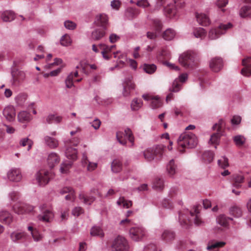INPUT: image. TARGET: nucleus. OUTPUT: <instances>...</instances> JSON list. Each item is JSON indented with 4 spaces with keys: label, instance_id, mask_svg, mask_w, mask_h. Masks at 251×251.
Segmentation results:
<instances>
[{
    "label": "nucleus",
    "instance_id": "obj_51",
    "mask_svg": "<svg viewBox=\"0 0 251 251\" xmlns=\"http://www.w3.org/2000/svg\"><path fill=\"white\" fill-rule=\"evenodd\" d=\"M143 67L144 71L150 74L154 73L156 70V66L153 64H144Z\"/></svg>",
    "mask_w": 251,
    "mask_h": 251
},
{
    "label": "nucleus",
    "instance_id": "obj_39",
    "mask_svg": "<svg viewBox=\"0 0 251 251\" xmlns=\"http://www.w3.org/2000/svg\"><path fill=\"white\" fill-rule=\"evenodd\" d=\"M72 162L70 161H66L63 162L61 164L60 167V172L62 174H67L69 172V170L72 167Z\"/></svg>",
    "mask_w": 251,
    "mask_h": 251
},
{
    "label": "nucleus",
    "instance_id": "obj_60",
    "mask_svg": "<svg viewBox=\"0 0 251 251\" xmlns=\"http://www.w3.org/2000/svg\"><path fill=\"white\" fill-rule=\"evenodd\" d=\"M162 105L161 101L157 97H153L152 99L151 106L152 108H157L161 107Z\"/></svg>",
    "mask_w": 251,
    "mask_h": 251
},
{
    "label": "nucleus",
    "instance_id": "obj_32",
    "mask_svg": "<svg viewBox=\"0 0 251 251\" xmlns=\"http://www.w3.org/2000/svg\"><path fill=\"white\" fill-rule=\"evenodd\" d=\"M175 238V233L169 230H164L161 235V239L166 242H170Z\"/></svg>",
    "mask_w": 251,
    "mask_h": 251
},
{
    "label": "nucleus",
    "instance_id": "obj_57",
    "mask_svg": "<svg viewBox=\"0 0 251 251\" xmlns=\"http://www.w3.org/2000/svg\"><path fill=\"white\" fill-rule=\"evenodd\" d=\"M251 13V9L248 6H243L240 10V15L242 17H247Z\"/></svg>",
    "mask_w": 251,
    "mask_h": 251
},
{
    "label": "nucleus",
    "instance_id": "obj_46",
    "mask_svg": "<svg viewBox=\"0 0 251 251\" xmlns=\"http://www.w3.org/2000/svg\"><path fill=\"white\" fill-rule=\"evenodd\" d=\"M90 233L92 236H99L100 237H103L104 236L103 230L99 226H93L91 228Z\"/></svg>",
    "mask_w": 251,
    "mask_h": 251
},
{
    "label": "nucleus",
    "instance_id": "obj_33",
    "mask_svg": "<svg viewBox=\"0 0 251 251\" xmlns=\"http://www.w3.org/2000/svg\"><path fill=\"white\" fill-rule=\"evenodd\" d=\"M168 174L170 176H173L177 172L176 165L174 159L171 160L167 166Z\"/></svg>",
    "mask_w": 251,
    "mask_h": 251
},
{
    "label": "nucleus",
    "instance_id": "obj_1",
    "mask_svg": "<svg viewBox=\"0 0 251 251\" xmlns=\"http://www.w3.org/2000/svg\"><path fill=\"white\" fill-rule=\"evenodd\" d=\"M177 143L179 151L183 152L185 148H195L198 144V139L192 132L184 133L180 135Z\"/></svg>",
    "mask_w": 251,
    "mask_h": 251
},
{
    "label": "nucleus",
    "instance_id": "obj_25",
    "mask_svg": "<svg viewBox=\"0 0 251 251\" xmlns=\"http://www.w3.org/2000/svg\"><path fill=\"white\" fill-rule=\"evenodd\" d=\"M60 193L62 195L68 193L65 197V199L68 201H74L75 195L74 191L70 187H65L60 190Z\"/></svg>",
    "mask_w": 251,
    "mask_h": 251
},
{
    "label": "nucleus",
    "instance_id": "obj_19",
    "mask_svg": "<svg viewBox=\"0 0 251 251\" xmlns=\"http://www.w3.org/2000/svg\"><path fill=\"white\" fill-rule=\"evenodd\" d=\"M99 47L101 50L103 57L106 60H108L111 57L110 52L115 48V46L112 45L109 47L105 44H100L99 45Z\"/></svg>",
    "mask_w": 251,
    "mask_h": 251
},
{
    "label": "nucleus",
    "instance_id": "obj_56",
    "mask_svg": "<svg viewBox=\"0 0 251 251\" xmlns=\"http://www.w3.org/2000/svg\"><path fill=\"white\" fill-rule=\"evenodd\" d=\"M214 156V153L211 151H205L202 155L203 159L208 163H210L212 161Z\"/></svg>",
    "mask_w": 251,
    "mask_h": 251
},
{
    "label": "nucleus",
    "instance_id": "obj_47",
    "mask_svg": "<svg viewBox=\"0 0 251 251\" xmlns=\"http://www.w3.org/2000/svg\"><path fill=\"white\" fill-rule=\"evenodd\" d=\"M153 188L157 191H161L164 188L163 180L160 178H156L153 183Z\"/></svg>",
    "mask_w": 251,
    "mask_h": 251
},
{
    "label": "nucleus",
    "instance_id": "obj_16",
    "mask_svg": "<svg viewBox=\"0 0 251 251\" xmlns=\"http://www.w3.org/2000/svg\"><path fill=\"white\" fill-rule=\"evenodd\" d=\"M209 66L213 71L218 72L220 71L223 67V60L220 57L214 58L211 60Z\"/></svg>",
    "mask_w": 251,
    "mask_h": 251
},
{
    "label": "nucleus",
    "instance_id": "obj_36",
    "mask_svg": "<svg viewBox=\"0 0 251 251\" xmlns=\"http://www.w3.org/2000/svg\"><path fill=\"white\" fill-rule=\"evenodd\" d=\"M176 35V32L172 29L169 28L166 30L162 34V37L165 40L170 41Z\"/></svg>",
    "mask_w": 251,
    "mask_h": 251
},
{
    "label": "nucleus",
    "instance_id": "obj_14",
    "mask_svg": "<svg viewBox=\"0 0 251 251\" xmlns=\"http://www.w3.org/2000/svg\"><path fill=\"white\" fill-rule=\"evenodd\" d=\"M243 69L241 71V74L245 76L251 75V57H248L242 60Z\"/></svg>",
    "mask_w": 251,
    "mask_h": 251
},
{
    "label": "nucleus",
    "instance_id": "obj_5",
    "mask_svg": "<svg viewBox=\"0 0 251 251\" xmlns=\"http://www.w3.org/2000/svg\"><path fill=\"white\" fill-rule=\"evenodd\" d=\"M225 126V122L223 120L219 121L218 124H215L213 126L214 130H216V132L212 134L209 140L211 144L218 145L221 136L222 135L223 128Z\"/></svg>",
    "mask_w": 251,
    "mask_h": 251
},
{
    "label": "nucleus",
    "instance_id": "obj_4",
    "mask_svg": "<svg viewBox=\"0 0 251 251\" xmlns=\"http://www.w3.org/2000/svg\"><path fill=\"white\" fill-rule=\"evenodd\" d=\"M53 176L52 171L41 169L37 173L36 177L39 184L41 186H45L49 182Z\"/></svg>",
    "mask_w": 251,
    "mask_h": 251
},
{
    "label": "nucleus",
    "instance_id": "obj_24",
    "mask_svg": "<svg viewBox=\"0 0 251 251\" xmlns=\"http://www.w3.org/2000/svg\"><path fill=\"white\" fill-rule=\"evenodd\" d=\"M180 84L177 80H175L172 84V87L170 88V93L166 97V101L168 102L172 100L174 98V95L172 92H177L180 90Z\"/></svg>",
    "mask_w": 251,
    "mask_h": 251
},
{
    "label": "nucleus",
    "instance_id": "obj_22",
    "mask_svg": "<svg viewBox=\"0 0 251 251\" xmlns=\"http://www.w3.org/2000/svg\"><path fill=\"white\" fill-rule=\"evenodd\" d=\"M95 23L97 25L105 28L108 23V18L106 15L100 14L96 16Z\"/></svg>",
    "mask_w": 251,
    "mask_h": 251
},
{
    "label": "nucleus",
    "instance_id": "obj_29",
    "mask_svg": "<svg viewBox=\"0 0 251 251\" xmlns=\"http://www.w3.org/2000/svg\"><path fill=\"white\" fill-rule=\"evenodd\" d=\"M244 176L240 175H234L232 176V185L233 186L239 188L241 187V184L244 182Z\"/></svg>",
    "mask_w": 251,
    "mask_h": 251
},
{
    "label": "nucleus",
    "instance_id": "obj_45",
    "mask_svg": "<svg viewBox=\"0 0 251 251\" xmlns=\"http://www.w3.org/2000/svg\"><path fill=\"white\" fill-rule=\"evenodd\" d=\"M232 219L227 217L224 215H220L217 218L218 223L222 226H226L228 225V221Z\"/></svg>",
    "mask_w": 251,
    "mask_h": 251
},
{
    "label": "nucleus",
    "instance_id": "obj_23",
    "mask_svg": "<svg viewBox=\"0 0 251 251\" xmlns=\"http://www.w3.org/2000/svg\"><path fill=\"white\" fill-rule=\"evenodd\" d=\"M26 236L25 232L15 231L10 234V239L13 242H18L25 239Z\"/></svg>",
    "mask_w": 251,
    "mask_h": 251
},
{
    "label": "nucleus",
    "instance_id": "obj_30",
    "mask_svg": "<svg viewBox=\"0 0 251 251\" xmlns=\"http://www.w3.org/2000/svg\"><path fill=\"white\" fill-rule=\"evenodd\" d=\"M82 163L84 166L87 167V170L89 171H92L97 167V164L90 162L84 154L82 159Z\"/></svg>",
    "mask_w": 251,
    "mask_h": 251
},
{
    "label": "nucleus",
    "instance_id": "obj_52",
    "mask_svg": "<svg viewBox=\"0 0 251 251\" xmlns=\"http://www.w3.org/2000/svg\"><path fill=\"white\" fill-rule=\"evenodd\" d=\"M61 117L54 114L49 115L46 118V121L49 124H51L52 122L59 123L61 121Z\"/></svg>",
    "mask_w": 251,
    "mask_h": 251
},
{
    "label": "nucleus",
    "instance_id": "obj_35",
    "mask_svg": "<svg viewBox=\"0 0 251 251\" xmlns=\"http://www.w3.org/2000/svg\"><path fill=\"white\" fill-rule=\"evenodd\" d=\"M153 148V152L154 156H156L157 159H161L164 151L165 147L162 145H157Z\"/></svg>",
    "mask_w": 251,
    "mask_h": 251
},
{
    "label": "nucleus",
    "instance_id": "obj_42",
    "mask_svg": "<svg viewBox=\"0 0 251 251\" xmlns=\"http://www.w3.org/2000/svg\"><path fill=\"white\" fill-rule=\"evenodd\" d=\"M143 105V101L141 99L135 98L131 103V108L132 110L136 111L139 110Z\"/></svg>",
    "mask_w": 251,
    "mask_h": 251
},
{
    "label": "nucleus",
    "instance_id": "obj_17",
    "mask_svg": "<svg viewBox=\"0 0 251 251\" xmlns=\"http://www.w3.org/2000/svg\"><path fill=\"white\" fill-rule=\"evenodd\" d=\"M226 244L225 242L213 240L208 242L206 249L209 251H218L220 248L224 247Z\"/></svg>",
    "mask_w": 251,
    "mask_h": 251
},
{
    "label": "nucleus",
    "instance_id": "obj_20",
    "mask_svg": "<svg viewBox=\"0 0 251 251\" xmlns=\"http://www.w3.org/2000/svg\"><path fill=\"white\" fill-rule=\"evenodd\" d=\"M132 76H129L126 78L124 83V95L125 96H128L130 94V90L134 89L135 88V84L132 81Z\"/></svg>",
    "mask_w": 251,
    "mask_h": 251
},
{
    "label": "nucleus",
    "instance_id": "obj_27",
    "mask_svg": "<svg viewBox=\"0 0 251 251\" xmlns=\"http://www.w3.org/2000/svg\"><path fill=\"white\" fill-rule=\"evenodd\" d=\"M196 18L199 23L203 26L208 25L210 24L209 17L205 14H196Z\"/></svg>",
    "mask_w": 251,
    "mask_h": 251
},
{
    "label": "nucleus",
    "instance_id": "obj_37",
    "mask_svg": "<svg viewBox=\"0 0 251 251\" xmlns=\"http://www.w3.org/2000/svg\"><path fill=\"white\" fill-rule=\"evenodd\" d=\"M170 53L166 49H162L158 54V58L161 61L169 59L170 58Z\"/></svg>",
    "mask_w": 251,
    "mask_h": 251
},
{
    "label": "nucleus",
    "instance_id": "obj_3",
    "mask_svg": "<svg viewBox=\"0 0 251 251\" xmlns=\"http://www.w3.org/2000/svg\"><path fill=\"white\" fill-rule=\"evenodd\" d=\"M111 250L112 251H128L129 245L127 241L124 237L118 236L113 241Z\"/></svg>",
    "mask_w": 251,
    "mask_h": 251
},
{
    "label": "nucleus",
    "instance_id": "obj_59",
    "mask_svg": "<svg viewBox=\"0 0 251 251\" xmlns=\"http://www.w3.org/2000/svg\"><path fill=\"white\" fill-rule=\"evenodd\" d=\"M72 41L69 35L66 34L64 35L60 40V43L62 46H68L71 44Z\"/></svg>",
    "mask_w": 251,
    "mask_h": 251
},
{
    "label": "nucleus",
    "instance_id": "obj_43",
    "mask_svg": "<svg viewBox=\"0 0 251 251\" xmlns=\"http://www.w3.org/2000/svg\"><path fill=\"white\" fill-rule=\"evenodd\" d=\"M79 198L85 204L88 205L91 204L95 201L94 197L88 196L82 193L79 195Z\"/></svg>",
    "mask_w": 251,
    "mask_h": 251
},
{
    "label": "nucleus",
    "instance_id": "obj_49",
    "mask_svg": "<svg viewBox=\"0 0 251 251\" xmlns=\"http://www.w3.org/2000/svg\"><path fill=\"white\" fill-rule=\"evenodd\" d=\"M193 33L195 37L202 39L205 37L206 32L203 28L199 27L195 29Z\"/></svg>",
    "mask_w": 251,
    "mask_h": 251
},
{
    "label": "nucleus",
    "instance_id": "obj_2",
    "mask_svg": "<svg viewBox=\"0 0 251 251\" xmlns=\"http://www.w3.org/2000/svg\"><path fill=\"white\" fill-rule=\"evenodd\" d=\"M179 63L185 68L192 69L199 62V57L196 52L189 51L182 54L179 58Z\"/></svg>",
    "mask_w": 251,
    "mask_h": 251
},
{
    "label": "nucleus",
    "instance_id": "obj_53",
    "mask_svg": "<svg viewBox=\"0 0 251 251\" xmlns=\"http://www.w3.org/2000/svg\"><path fill=\"white\" fill-rule=\"evenodd\" d=\"M139 14V10L135 8L129 7L127 8L126 14L129 18H133Z\"/></svg>",
    "mask_w": 251,
    "mask_h": 251
},
{
    "label": "nucleus",
    "instance_id": "obj_55",
    "mask_svg": "<svg viewBox=\"0 0 251 251\" xmlns=\"http://www.w3.org/2000/svg\"><path fill=\"white\" fill-rule=\"evenodd\" d=\"M144 155L148 161L152 160L154 157L153 148H150L146 150L144 152Z\"/></svg>",
    "mask_w": 251,
    "mask_h": 251
},
{
    "label": "nucleus",
    "instance_id": "obj_6",
    "mask_svg": "<svg viewBox=\"0 0 251 251\" xmlns=\"http://www.w3.org/2000/svg\"><path fill=\"white\" fill-rule=\"evenodd\" d=\"M79 143V139L75 138L72 141L67 142L65 144L66 150L65 151L66 156L70 159L75 160L77 158V151L72 146H76Z\"/></svg>",
    "mask_w": 251,
    "mask_h": 251
},
{
    "label": "nucleus",
    "instance_id": "obj_28",
    "mask_svg": "<svg viewBox=\"0 0 251 251\" xmlns=\"http://www.w3.org/2000/svg\"><path fill=\"white\" fill-rule=\"evenodd\" d=\"M0 221L5 224H9L12 221V216L8 212L1 210L0 212Z\"/></svg>",
    "mask_w": 251,
    "mask_h": 251
},
{
    "label": "nucleus",
    "instance_id": "obj_38",
    "mask_svg": "<svg viewBox=\"0 0 251 251\" xmlns=\"http://www.w3.org/2000/svg\"><path fill=\"white\" fill-rule=\"evenodd\" d=\"M1 18L4 22H10L15 19V15L12 11H6L2 14Z\"/></svg>",
    "mask_w": 251,
    "mask_h": 251
},
{
    "label": "nucleus",
    "instance_id": "obj_9",
    "mask_svg": "<svg viewBox=\"0 0 251 251\" xmlns=\"http://www.w3.org/2000/svg\"><path fill=\"white\" fill-rule=\"evenodd\" d=\"M116 136L117 140L122 145H126V139H128L132 145L133 144L134 137L131 130L128 128L126 129L124 132L122 131L117 132Z\"/></svg>",
    "mask_w": 251,
    "mask_h": 251
},
{
    "label": "nucleus",
    "instance_id": "obj_44",
    "mask_svg": "<svg viewBox=\"0 0 251 251\" xmlns=\"http://www.w3.org/2000/svg\"><path fill=\"white\" fill-rule=\"evenodd\" d=\"M118 205L123 207L128 208L131 206L132 203L130 201H127L124 197H120L117 202Z\"/></svg>",
    "mask_w": 251,
    "mask_h": 251
},
{
    "label": "nucleus",
    "instance_id": "obj_12",
    "mask_svg": "<svg viewBox=\"0 0 251 251\" xmlns=\"http://www.w3.org/2000/svg\"><path fill=\"white\" fill-rule=\"evenodd\" d=\"M13 208L14 211L18 214H23L31 212L34 209V207L32 206L22 202L15 204Z\"/></svg>",
    "mask_w": 251,
    "mask_h": 251
},
{
    "label": "nucleus",
    "instance_id": "obj_21",
    "mask_svg": "<svg viewBox=\"0 0 251 251\" xmlns=\"http://www.w3.org/2000/svg\"><path fill=\"white\" fill-rule=\"evenodd\" d=\"M47 161L49 167L52 169L60 162V157L57 153L52 152L49 155Z\"/></svg>",
    "mask_w": 251,
    "mask_h": 251
},
{
    "label": "nucleus",
    "instance_id": "obj_64",
    "mask_svg": "<svg viewBox=\"0 0 251 251\" xmlns=\"http://www.w3.org/2000/svg\"><path fill=\"white\" fill-rule=\"evenodd\" d=\"M234 141L237 146H241L244 144L245 139L243 136L238 135L234 137Z\"/></svg>",
    "mask_w": 251,
    "mask_h": 251
},
{
    "label": "nucleus",
    "instance_id": "obj_31",
    "mask_svg": "<svg viewBox=\"0 0 251 251\" xmlns=\"http://www.w3.org/2000/svg\"><path fill=\"white\" fill-rule=\"evenodd\" d=\"M18 119L20 122L26 123L32 119V117L29 113L25 111H23L18 113Z\"/></svg>",
    "mask_w": 251,
    "mask_h": 251
},
{
    "label": "nucleus",
    "instance_id": "obj_62",
    "mask_svg": "<svg viewBox=\"0 0 251 251\" xmlns=\"http://www.w3.org/2000/svg\"><path fill=\"white\" fill-rule=\"evenodd\" d=\"M26 95L25 94H20L16 98V100L17 104L19 105L23 104L26 99Z\"/></svg>",
    "mask_w": 251,
    "mask_h": 251
},
{
    "label": "nucleus",
    "instance_id": "obj_63",
    "mask_svg": "<svg viewBox=\"0 0 251 251\" xmlns=\"http://www.w3.org/2000/svg\"><path fill=\"white\" fill-rule=\"evenodd\" d=\"M219 166L223 169L228 167L229 164L228 162V159L225 157H222L221 159L218 160V161Z\"/></svg>",
    "mask_w": 251,
    "mask_h": 251
},
{
    "label": "nucleus",
    "instance_id": "obj_8",
    "mask_svg": "<svg viewBox=\"0 0 251 251\" xmlns=\"http://www.w3.org/2000/svg\"><path fill=\"white\" fill-rule=\"evenodd\" d=\"M130 238L134 241H140L146 236V231L141 226L132 227L129 230Z\"/></svg>",
    "mask_w": 251,
    "mask_h": 251
},
{
    "label": "nucleus",
    "instance_id": "obj_40",
    "mask_svg": "<svg viewBox=\"0 0 251 251\" xmlns=\"http://www.w3.org/2000/svg\"><path fill=\"white\" fill-rule=\"evenodd\" d=\"M229 213L230 215L234 217L238 218L242 216V210L240 207L234 205L230 208Z\"/></svg>",
    "mask_w": 251,
    "mask_h": 251
},
{
    "label": "nucleus",
    "instance_id": "obj_50",
    "mask_svg": "<svg viewBox=\"0 0 251 251\" xmlns=\"http://www.w3.org/2000/svg\"><path fill=\"white\" fill-rule=\"evenodd\" d=\"M28 229L31 231V233L34 241H38L41 239L42 236L36 229L33 228V227L31 226H29Z\"/></svg>",
    "mask_w": 251,
    "mask_h": 251
},
{
    "label": "nucleus",
    "instance_id": "obj_34",
    "mask_svg": "<svg viewBox=\"0 0 251 251\" xmlns=\"http://www.w3.org/2000/svg\"><path fill=\"white\" fill-rule=\"evenodd\" d=\"M105 28L103 29H95L91 34V38L92 39L95 40H99L102 38L104 36L105 34V32L104 30Z\"/></svg>",
    "mask_w": 251,
    "mask_h": 251
},
{
    "label": "nucleus",
    "instance_id": "obj_48",
    "mask_svg": "<svg viewBox=\"0 0 251 251\" xmlns=\"http://www.w3.org/2000/svg\"><path fill=\"white\" fill-rule=\"evenodd\" d=\"M199 212L197 208L195 209L194 212H190L191 216L194 217L195 224L198 226H200L202 223L201 218L199 217Z\"/></svg>",
    "mask_w": 251,
    "mask_h": 251
},
{
    "label": "nucleus",
    "instance_id": "obj_18",
    "mask_svg": "<svg viewBox=\"0 0 251 251\" xmlns=\"http://www.w3.org/2000/svg\"><path fill=\"white\" fill-rule=\"evenodd\" d=\"M175 4V7H174L173 6L168 5L167 7L164 8L166 12H167L169 15H175L176 14V7H182L184 5L183 0H174Z\"/></svg>",
    "mask_w": 251,
    "mask_h": 251
},
{
    "label": "nucleus",
    "instance_id": "obj_61",
    "mask_svg": "<svg viewBox=\"0 0 251 251\" xmlns=\"http://www.w3.org/2000/svg\"><path fill=\"white\" fill-rule=\"evenodd\" d=\"M179 221L181 225L188 226L190 224V221L185 219V215L183 214L179 213Z\"/></svg>",
    "mask_w": 251,
    "mask_h": 251
},
{
    "label": "nucleus",
    "instance_id": "obj_7",
    "mask_svg": "<svg viewBox=\"0 0 251 251\" xmlns=\"http://www.w3.org/2000/svg\"><path fill=\"white\" fill-rule=\"evenodd\" d=\"M40 208L42 214L38 215V220L43 222H50L53 217V214L50 206L45 203L42 204L40 206Z\"/></svg>",
    "mask_w": 251,
    "mask_h": 251
},
{
    "label": "nucleus",
    "instance_id": "obj_58",
    "mask_svg": "<svg viewBox=\"0 0 251 251\" xmlns=\"http://www.w3.org/2000/svg\"><path fill=\"white\" fill-rule=\"evenodd\" d=\"M73 74L71 73L65 80L66 86L68 88H71L74 85Z\"/></svg>",
    "mask_w": 251,
    "mask_h": 251
},
{
    "label": "nucleus",
    "instance_id": "obj_54",
    "mask_svg": "<svg viewBox=\"0 0 251 251\" xmlns=\"http://www.w3.org/2000/svg\"><path fill=\"white\" fill-rule=\"evenodd\" d=\"M122 163L118 160H114L112 163L111 169L113 172H119L122 170Z\"/></svg>",
    "mask_w": 251,
    "mask_h": 251
},
{
    "label": "nucleus",
    "instance_id": "obj_41",
    "mask_svg": "<svg viewBox=\"0 0 251 251\" xmlns=\"http://www.w3.org/2000/svg\"><path fill=\"white\" fill-rule=\"evenodd\" d=\"M45 141L46 144L50 148H55L58 146V143L57 140L50 136H46Z\"/></svg>",
    "mask_w": 251,
    "mask_h": 251
},
{
    "label": "nucleus",
    "instance_id": "obj_15",
    "mask_svg": "<svg viewBox=\"0 0 251 251\" xmlns=\"http://www.w3.org/2000/svg\"><path fill=\"white\" fill-rule=\"evenodd\" d=\"M8 178L11 181H20L22 177L21 171L18 169H12L7 173Z\"/></svg>",
    "mask_w": 251,
    "mask_h": 251
},
{
    "label": "nucleus",
    "instance_id": "obj_26",
    "mask_svg": "<svg viewBox=\"0 0 251 251\" xmlns=\"http://www.w3.org/2000/svg\"><path fill=\"white\" fill-rule=\"evenodd\" d=\"M79 67L81 68L83 73L85 74H89L90 73V70H95L97 69V67L95 64H89L86 62H81L79 65ZM77 68L79 67L77 66Z\"/></svg>",
    "mask_w": 251,
    "mask_h": 251
},
{
    "label": "nucleus",
    "instance_id": "obj_10",
    "mask_svg": "<svg viewBox=\"0 0 251 251\" xmlns=\"http://www.w3.org/2000/svg\"><path fill=\"white\" fill-rule=\"evenodd\" d=\"M232 27L230 23L227 24H221L217 28L211 29L209 32V38L211 40L215 39L222 34H224L226 30Z\"/></svg>",
    "mask_w": 251,
    "mask_h": 251
},
{
    "label": "nucleus",
    "instance_id": "obj_11",
    "mask_svg": "<svg viewBox=\"0 0 251 251\" xmlns=\"http://www.w3.org/2000/svg\"><path fill=\"white\" fill-rule=\"evenodd\" d=\"M12 77V84L14 86H19L25 78V74L24 72L14 69L11 72Z\"/></svg>",
    "mask_w": 251,
    "mask_h": 251
},
{
    "label": "nucleus",
    "instance_id": "obj_13",
    "mask_svg": "<svg viewBox=\"0 0 251 251\" xmlns=\"http://www.w3.org/2000/svg\"><path fill=\"white\" fill-rule=\"evenodd\" d=\"M2 114L6 121L11 122L15 120L16 117V110L12 105H8L4 107Z\"/></svg>",
    "mask_w": 251,
    "mask_h": 251
}]
</instances>
